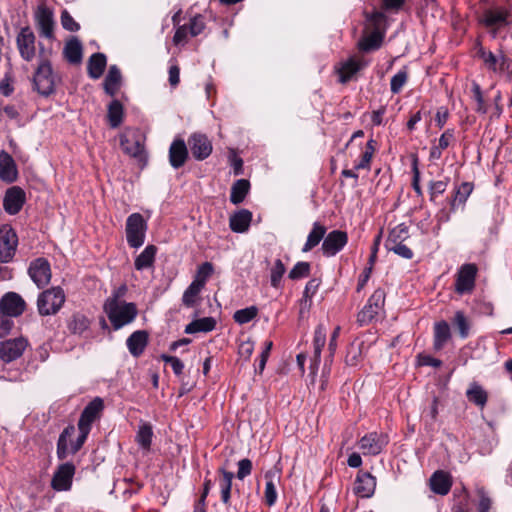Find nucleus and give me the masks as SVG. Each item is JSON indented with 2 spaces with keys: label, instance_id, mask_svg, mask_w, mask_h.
<instances>
[{
  "label": "nucleus",
  "instance_id": "473e14b6",
  "mask_svg": "<svg viewBox=\"0 0 512 512\" xmlns=\"http://www.w3.org/2000/svg\"><path fill=\"white\" fill-rule=\"evenodd\" d=\"M218 473L221 474L219 479V485L221 489V501L225 506H230L231 503V490L234 473L227 471L224 468H219Z\"/></svg>",
  "mask_w": 512,
  "mask_h": 512
},
{
  "label": "nucleus",
  "instance_id": "0eeeda50",
  "mask_svg": "<svg viewBox=\"0 0 512 512\" xmlns=\"http://www.w3.org/2000/svg\"><path fill=\"white\" fill-rule=\"evenodd\" d=\"M386 293L384 289L378 288L369 297L367 304L357 315V322L360 326H366L375 320L376 316L383 309Z\"/></svg>",
  "mask_w": 512,
  "mask_h": 512
},
{
  "label": "nucleus",
  "instance_id": "2f4dec72",
  "mask_svg": "<svg viewBox=\"0 0 512 512\" xmlns=\"http://www.w3.org/2000/svg\"><path fill=\"white\" fill-rule=\"evenodd\" d=\"M63 54L70 64H80L83 56V47L76 37L70 39L64 47Z\"/></svg>",
  "mask_w": 512,
  "mask_h": 512
},
{
  "label": "nucleus",
  "instance_id": "052dcab7",
  "mask_svg": "<svg viewBox=\"0 0 512 512\" xmlns=\"http://www.w3.org/2000/svg\"><path fill=\"white\" fill-rule=\"evenodd\" d=\"M161 359L167 363V364H170V366L172 367V370L174 372V374L177 376V377H180L182 374H183V370H184V363L176 356H170V355H166V354H162L161 355Z\"/></svg>",
  "mask_w": 512,
  "mask_h": 512
},
{
  "label": "nucleus",
  "instance_id": "de8ad7c7",
  "mask_svg": "<svg viewBox=\"0 0 512 512\" xmlns=\"http://www.w3.org/2000/svg\"><path fill=\"white\" fill-rule=\"evenodd\" d=\"M364 346L363 342L356 343L352 342L347 347V352L345 356V363L348 366H356L360 359L362 358V348Z\"/></svg>",
  "mask_w": 512,
  "mask_h": 512
},
{
  "label": "nucleus",
  "instance_id": "c9c22d12",
  "mask_svg": "<svg viewBox=\"0 0 512 512\" xmlns=\"http://www.w3.org/2000/svg\"><path fill=\"white\" fill-rule=\"evenodd\" d=\"M154 436L153 427L149 422L141 421L136 433L135 441L145 451H149Z\"/></svg>",
  "mask_w": 512,
  "mask_h": 512
},
{
  "label": "nucleus",
  "instance_id": "774afa93",
  "mask_svg": "<svg viewBox=\"0 0 512 512\" xmlns=\"http://www.w3.org/2000/svg\"><path fill=\"white\" fill-rule=\"evenodd\" d=\"M472 92H473L474 99L477 102L476 111L479 113L485 114L487 112V107L484 103L480 85L474 82L473 86H472Z\"/></svg>",
  "mask_w": 512,
  "mask_h": 512
},
{
  "label": "nucleus",
  "instance_id": "b1692460",
  "mask_svg": "<svg viewBox=\"0 0 512 512\" xmlns=\"http://www.w3.org/2000/svg\"><path fill=\"white\" fill-rule=\"evenodd\" d=\"M430 489L438 495H447L452 487V477L443 470L435 471L430 477Z\"/></svg>",
  "mask_w": 512,
  "mask_h": 512
},
{
  "label": "nucleus",
  "instance_id": "bf43d9fd",
  "mask_svg": "<svg viewBox=\"0 0 512 512\" xmlns=\"http://www.w3.org/2000/svg\"><path fill=\"white\" fill-rule=\"evenodd\" d=\"M386 248L389 251H393L395 254H397L398 256H400L404 259L410 260L414 256L413 251L407 245L403 244V242L386 245Z\"/></svg>",
  "mask_w": 512,
  "mask_h": 512
},
{
  "label": "nucleus",
  "instance_id": "4c0bfd02",
  "mask_svg": "<svg viewBox=\"0 0 512 512\" xmlns=\"http://www.w3.org/2000/svg\"><path fill=\"white\" fill-rule=\"evenodd\" d=\"M326 231L327 229L324 225H322L319 222H315L313 224L312 230L308 234L306 243L304 244L302 251L309 252L314 247H316L321 242L322 239L324 240Z\"/></svg>",
  "mask_w": 512,
  "mask_h": 512
},
{
  "label": "nucleus",
  "instance_id": "c85d7f7f",
  "mask_svg": "<svg viewBox=\"0 0 512 512\" xmlns=\"http://www.w3.org/2000/svg\"><path fill=\"white\" fill-rule=\"evenodd\" d=\"M121 82L122 75L120 69L116 65H111L103 83L105 93L114 97L121 86Z\"/></svg>",
  "mask_w": 512,
  "mask_h": 512
},
{
  "label": "nucleus",
  "instance_id": "e433bc0d",
  "mask_svg": "<svg viewBox=\"0 0 512 512\" xmlns=\"http://www.w3.org/2000/svg\"><path fill=\"white\" fill-rule=\"evenodd\" d=\"M156 253L157 247L155 245L146 246L145 249L135 259V269L141 271L152 267L155 261Z\"/></svg>",
  "mask_w": 512,
  "mask_h": 512
},
{
  "label": "nucleus",
  "instance_id": "1a4fd4ad",
  "mask_svg": "<svg viewBox=\"0 0 512 512\" xmlns=\"http://www.w3.org/2000/svg\"><path fill=\"white\" fill-rule=\"evenodd\" d=\"M477 271L473 263L462 265L456 274L455 292L460 295L471 293L475 287Z\"/></svg>",
  "mask_w": 512,
  "mask_h": 512
},
{
  "label": "nucleus",
  "instance_id": "49530a36",
  "mask_svg": "<svg viewBox=\"0 0 512 512\" xmlns=\"http://www.w3.org/2000/svg\"><path fill=\"white\" fill-rule=\"evenodd\" d=\"M214 273V266L211 262H204L198 266L194 280L192 281L202 289L205 287L207 280Z\"/></svg>",
  "mask_w": 512,
  "mask_h": 512
},
{
  "label": "nucleus",
  "instance_id": "c03bdc74",
  "mask_svg": "<svg viewBox=\"0 0 512 512\" xmlns=\"http://www.w3.org/2000/svg\"><path fill=\"white\" fill-rule=\"evenodd\" d=\"M472 191L473 184L471 182H463L460 186H458L450 201L451 210L455 211L457 206L464 205Z\"/></svg>",
  "mask_w": 512,
  "mask_h": 512
},
{
  "label": "nucleus",
  "instance_id": "a19ab883",
  "mask_svg": "<svg viewBox=\"0 0 512 512\" xmlns=\"http://www.w3.org/2000/svg\"><path fill=\"white\" fill-rule=\"evenodd\" d=\"M216 327V320L213 317H203L193 320L185 327L186 334H194L198 332H210Z\"/></svg>",
  "mask_w": 512,
  "mask_h": 512
},
{
  "label": "nucleus",
  "instance_id": "79ce46f5",
  "mask_svg": "<svg viewBox=\"0 0 512 512\" xmlns=\"http://www.w3.org/2000/svg\"><path fill=\"white\" fill-rule=\"evenodd\" d=\"M451 337L449 324L442 320L434 325V349L441 350Z\"/></svg>",
  "mask_w": 512,
  "mask_h": 512
},
{
  "label": "nucleus",
  "instance_id": "c756f323",
  "mask_svg": "<svg viewBox=\"0 0 512 512\" xmlns=\"http://www.w3.org/2000/svg\"><path fill=\"white\" fill-rule=\"evenodd\" d=\"M468 401L480 409H483L488 402V392L478 383L472 382L466 390Z\"/></svg>",
  "mask_w": 512,
  "mask_h": 512
},
{
  "label": "nucleus",
  "instance_id": "bb28decb",
  "mask_svg": "<svg viewBox=\"0 0 512 512\" xmlns=\"http://www.w3.org/2000/svg\"><path fill=\"white\" fill-rule=\"evenodd\" d=\"M90 319L80 311L73 312L66 319V327L72 335H82L85 331L90 328Z\"/></svg>",
  "mask_w": 512,
  "mask_h": 512
},
{
  "label": "nucleus",
  "instance_id": "aec40b11",
  "mask_svg": "<svg viewBox=\"0 0 512 512\" xmlns=\"http://www.w3.org/2000/svg\"><path fill=\"white\" fill-rule=\"evenodd\" d=\"M26 309V303L23 298L15 293L8 292L0 300V311L7 314L9 317H18Z\"/></svg>",
  "mask_w": 512,
  "mask_h": 512
},
{
  "label": "nucleus",
  "instance_id": "e2e57ef3",
  "mask_svg": "<svg viewBox=\"0 0 512 512\" xmlns=\"http://www.w3.org/2000/svg\"><path fill=\"white\" fill-rule=\"evenodd\" d=\"M60 19L61 25L65 30L76 32L80 29V25L74 20L67 10L62 11Z\"/></svg>",
  "mask_w": 512,
  "mask_h": 512
},
{
  "label": "nucleus",
  "instance_id": "5fc2aeb1",
  "mask_svg": "<svg viewBox=\"0 0 512 512\" xmlns=\"http://www.w3.org/2000/svg\"><path fill=\"white\" fill-rule=\"evenodd\" d=\"M189 28V35L192 37H196L201 34L205 29V21L204 17L201 14H197L190 19L189 24H187Z\"/></svg>",
  "mask_w": 512,
  "mask_h": 512
},
{
  "label": "nucleus",
  "instance_id": "8fccbe9b",
  "mask_svg": "<svg viewBox=\"0 0 512 512\" xmlns=\"http://www.w3.org/2000/svg\"><path fill=\"white\" fill-rule=\"evenodd\" d=\"M258 314V308L256 306L246 307L244 309L237 310L233 319L236 323L243 325L252 321Z\"/></svg>",
  "mask_w": 512,
  "mask_h": 512
},
{
  "label": "nucleus",
  "instance_id": "7ed1b4c3",
  "mask_svg": "<svg viewBox=\"0 0 512 512\" xmlns=\"http://www.w3.org/2000/svg\"><path fill=\"white\" fill-rule=\"evenodd\" d=\"M64 290L59 287H51L38 295L37 309L41 316L55 315L65 303Z\"/></svg>",
  "mask_w": 512,
  "mask_h": 512
},
{
  "label": "nucleus",
  "instance_id": "0e129e2a",
  "mask_svg": "<svg viewBox=\"0 0 512 512\" xmlns=\"http://www.w3.org/2000/svg\"><path fill=\"white\" fill-rule=\"evenodd\" d=\"M448 185V180L432 181L429 184L430 200L435 201L438 195L443 194Z\"/></svg>",
  "mask_w": 512,
  "mask_h": 512
},
{
  "label": "nucleus",
  "instance_id": "6e6d98bb",
  "mask_svg": "<svg viewBox=\"0 0 512 512\" xmlns=\"http://www.w3.org/2000/svg\"><path fill=\"white\" fill-rule=\"evenodd\" d=\"M408 74L405 70H400L392 78L390 82V90L393 94L399 93L407 82Z\"/></svg>",
  "mask_w": 512,
  "mask_h": 512
},
{
  "label": "nucleus",
  "instance_id": "a878e982",
  "mask_svg": "<svg viewBox=\"0 0 512 512\" xmlns=\"http://www.w3.org/2000/svg\"><path fill=\"white\" fill-rule=\"evenodd\" d=\"M367 63L364 60L350 57L348 60L341 64L338 69L339 82L345 84L349 82L360 70H362Z\"/></svg>",
  "mask_w": 512,
  "mask_h": 512
},
{
  "label": "nucleus",
  "instance_id": "a211bd4d",
  "mask_svg": "<svg viewBox=\"0 0 512 512\" xmlns=\"http://www.w3.org/2000/svg\"><path fill=\"white\" fill-rule=\"evenodd\" d=\"M388 442L389 440L386 434L371 432L360 439V449L364 454L378 455Z\"/></svg>",
  "mask_w": 512,
  "mask_h": 512
},
{
  "label": "nucleus",
  "instance_id": "864d4df0",
  "mask_svg": "<svg viewBox=\"0 0 512 512\" xmlns=\"http://www.w3.org/2000/svg\"><path fill=\"white\" fill-rule=\"evenodd\" d=\"M506 21V16L502 12L487 10L483 15L482 22L487 27H493L498 24L504 23Z\"/></svg>",
  "mask_w": 512,
  "mask_h": 512
},
{
  "label": "nucleus",
  "instance_id": "412c9836",
  "mask_svg": "<svg viewBox=\"0 0 512 512\" xmlns=\"http://www.w3.org/2000/svg\"><path fill=\"white\" fill-rule=\"evenodd\" d=\"M189 156V151L185 141L181 138H176L169 148V163L174 169H179L186 163Z\"/></svg>",
  "mask_w": 512,
  "mask_h": 512
},
{
  "label": "nucleus",
  "instance_id": "680f3d73",
  "mask_svg": "<svg viewBox=\"0 0 512 512\" xmlns=\"http://www.w3.org/2000/svg\"><path fill=\"white\" fill-rule=\"evenodd\" d=\"M477 495L479 497L478 512H489L492 507V499L488 495L487 491L483 487L478 488Z\"/></svg>",
  "mask_w": 512,
  "mask_h": 512
},
{
  "label": "nucleus",
  "instance_id": "f704fd0d",
  "mask_svg": "<svg viewBox=\"0 0 512 512\" xmlns=\"http://www.w3.org/2000/svg\"><path fill=\"white\" fill-rule=\"evenodd\" d=\"M385 36L384 30L372 31L369 35L364 36L358 43L361 51L369 52L377 50L381 47Z\"/></svg>",
  "mask_w": 512,
  "mask_h": 512
},
{
  "label": "nucleus",
  "instance_id": "dca6fc26",
  "mask_svg": "<svg viewBox=\"0 0 512 512\" xmlns=\"http://www.w3.org/2000/svg\"><path fill=\"white\" fill-rule=\"evenodd\" d=\"M347 242V232L342 230H332L323 240L321 247L323 255L327 257L335 256L346 246Z\"/></svg>",
  "mask_w": 512,
  "mask_h": 512
},
{
  "label": "nucleus",
  "instance_id": "9b49d317",
  "mask_svg": "<svg viewBox=\"0 0 512 512\" xmlns=\"http://www.w3.org/2000/svg\"><path fill=\"white\" fill-rule=\"evenodd\" d=\"M28 274L36 286L41 289L51 280V266L46 258L39 257L30 262Z\"/></svg>",
  "mask_w": 512,
  "mask_h": 512
},
{
  "label": "nucleus",
  "instance_id": "393cba45",
  "mask_svg": "<svg viewBox=\"0 0 512 512\" xmlns=\"http://www.w3.org/2000/svg\"><path fill=\"white\" fill-rule=\"evenodd\" d=\"M149 334L146 330L134 331L126 340L127 348L130 354L134 357H139L143 354L148 345Z\"/></svg>",
  "mask_w": 512,
  "mask_h": 512
},
{
  "label": "nucleus",
  "instance_id": "7c9ffc66",
  "mask_svg": "<svg viewBox=\"0 0 512 512\" xmlns=\"http://www.w3.org/2000/svg\"><path fill=\"white\" fill-rule=\"evenodd\" d=\"M107 58L103 53H94L87 62V72L90 78L99 79L106 68Z\"/></svg>",
  "mask_w": 512,
  "mask_h": 512
},
{
  "label": "nucleus",
  "instance_id": "5701e85b",
  "mask_svg": "<svg viewBox=\"0 0 512 512\" xmlns=\"http://www.w3.org/2000/svg\"><path fill=\"white\" fill-rule=\"evenodd\" d=\"M18 178V170L13 157L6 151H0V179L13 183Z\"/></svg>",
  "mask_w": 512,
  "mask_h": 512
},
{
  "label": "nucleus",
  "instance_id": "09e8293b",
  "mask_svg": "<svg viewBox=\"0 0 512 512\" xmlns=\"http://www.w3.org/2000/svg\"><path fill=\"white\" fill-rule=\"evenodd\" d=\"M409 237V230L405 224H399L394 227L388 235L386 245L404 242Z\"/></svg>",
  "mask_w": 512,
  "mask_h": 512
},
{
  "label": "nucleus",
  "instance_id": "cd10ccee",
  "mask_svg": "<svg viewBox=\"0 0 512 512\" xmlns=\"http://www.w3.org/2000/svg\"><path fill=\"white\" fill-rule=\"evenodd\" d=\"M251 221L252 212L247 209H241L231 215L229 219V226L235 233H245L248 231Z\"/></svg>",
  "mask_w": 512,
  "mask_h": 512
},
{
  "label": "nucleus",
  "instance_id": "58836bf2",
  "mask_svg": "<svg viewBox=\"0 0 512 512\" xmlns=\"http://www.w3.org/2000/svg\"><path fill=\"white\" fill-rule=\"evenodd\" d=\"M124 108L122 103L113 99L107 109V120L111 128L119 127L123 122Z\"/></svg>",
  "mask_w": 512,
  "mask_h": 512
},
{
  "label": "nucleus",
  "instance_id": "ddd939ff",
  "mask_svg": "<svg viewBox=\"0 0 512 512\" xmlns=\"http://www.w3.org/2000/svg\"><path fill=\"white\" fill-rule=\"evenodd\" d=\"M28 346V341L24 337L7 339L0 342V359L5 363L20 358Z\"/></svg>",
  "mask_w": 512,
  "mask_h": 512
},
{
  "label": "nucleus",
  "instance_id": "603ef678",
  "mask_svg": "<svg viewBox=\"0 0 512 512\" xmlns=\"http://www.w3.org/2000/svg\"><path fill=\"white\" fill-rule=\"evenodd\" d=\"M311 265L309 262H297L289 272V278L292 280H298L301 278L308 277L310 275Z\"/></svg>",
  "mask_w": 512,
  "mask_h": 512
},
{
  "label": "nucleus",
  "instance_id": "20e7f679",
  "mask_svg": "<svg viewBox=\"0 0 512 512\" xmlns=\"http://www.w3.org/2000/svg\"><path fill=\"white\" fill-rule=\"evenodd\" d=\"M55 75L53 73L51 62L43 58L33 75V88L41 96L48 97L55 92Z\"/></svg>",
  "mask_w": 512,
  "mask_h": 512
},
{
  "label": "nucleus",
  "instance_id": "4d7b16f0",
  "mask_svg": "<svg viewBox=\"0 0 512 512\" xmlns=\"http://www.w3.org/2000/svg\"><path fill=\"white\" fill-rule=\"evenodd\" d=\"M365 15H366V20L369 22V24L373 28V31H377V30L385 31V29L383 28L384 22L386 20V16L384 13L375 11L371 14L366 13Z\"/></svg>",
  "mask_w": 512,
  "mask_h": 512
},
{
  "label": "nucleus",
  "instance_id": "f03ea898",
  "mask_svg": "<svg viewBox=\"0 0 512 512\" xmlns=\"http://www.w3.org/2000/svg\"><path fill=\"white\" fill-rule=\"evenodd\" d=\"M103 410L104 401L100 397H95L85 406L77 423L79 433L72 447L73 451H80L84 446L92 429V424L101 417Z\"/></svg>",
  "mask_w": 512,
  "mask_h": 512
},
{
  "label": "nucleus",
  "instance_id": "69168bd1",
  "mask_svg": "<svg viewBox=\"0 0 512 512\" xmlns=\"http://www.w3.org/2000/svg\"><path fill=\"white\" fill-rule=\"evenodd\" d=\"M14 327V321L7 314L0 311V338L10 334Z\"/></svg>",
  "mask_w": 512,
  "mask_h": 512
},
{
  "label": "nucleus",
  "instance_id": "a18cd8bd",
  "mask_svg": "<svg viewBox=\"0 0 512 512\" xmlns=\"http://www.w3.org/2000/svg\"><path fill=\"white\" fill-rule=\"evenodd\" d=\"M451 323L453 327L458 330L459 336L462 339H466L469 336L470 323L463 311H456Z\"/></svg>",
  "mask_w": 512,
  "mask_h": 512
},
{
  "label": "nucleus",
  "instance_id": "f3484780",
  "mask_svg": "<svg viewBox=\"0 0 512 512\" xmlns=\"http://www.w3.org/2000/svg\"><path fill=\"white\" fill-rule=\"evenodd\" d=\"M26 202L25 191L19 186H12L5 192L3 208L9 215L18 214Z\"/></svg>",
  "mask_w": 512,
  "mask_h": 512
},
{
  "label": "nucleus",
  "instance_id": "6e6552de",
  "mask_svg": "<svg viewBox=\"0 0 512 512\" xmlns=\"http://www.w3.org/2000/svg\"><path fill=\"white\" fill-rule=\"evenodd\" d=\"M18 246L16 231L8 224L0 226V263H9Z\"/></svg>",
  "mask_w": 512,
  "mask_h": 512
},
{
  "label": "nucleus",
  "instance_id": "423d86ee",
  "mask_svg": "<svg viewBox=\"0 0 512 512\" xmlns=\"http://www.w3.org/2000/svg\"><path fill=\"white\" fill-rule=\"evenodd\" d=\"M147 223L140 213H132L126 220V240L130 247L139 248L144 244Z\"/></svg>",
  "mask_w": 512,
  "mask_h": 512
},
{
  "label": "nucleus",
  "instance_id": "f8f14e48",
  "mask_svg": "<svg viewBox=\"0 0 512 512\" xmlns=\"http://www.w3.org/2000/svg\"><path fill=\"white\" fill-rule=\"evenodd\" d=\"M75 472L76 466L72 462L60 464L53 474L51 487L56 491L70 490Z\"/></svg>",
  "mask_w": 512,
  "mask_h": 512
},
{
  "label": "nucleus",
  "instance_id": "9d476101",
  "mask_svg": "<svg viewBox=\"0 0 512 512\" xmlns=\"http://www.w3.org/2000/svg\"><path fill=\"white\" fill-rule=\"evenodd\" d=\"M36 37L30 26L22 27L16 37V45L23 60L30 62L36 54Z\"/></svg>",
  "mask_w": 512,
  "mask_h": 512
},
{
  "label": "nucleus",
  "instance_id": "6ab92c4d",
  "mask_svg": "<svg viewBox=\"0 0 512 512\" xmlns=\"http://www.w3.org/2000/svg\"><path fill=\"white\" fill-rule=\"evenodd\" d=\"M188 145L192 156L198 161L208 158L212 153V144L204 134L193 133L188 139Z\"/></svg>",
  "mask_w": 512,
  "mask_h": 512
},
{
  "label": "nucleus",
  "instance_id": "4468645a",
  "mask_svg": "<svg viewBox=\"0 0 512 512\" xmlns=\"http://www.w3.org/2000/svg\"><path fill=\"white\" fill-rule=\"evenodd\" d=\"M34 17L39 35L49 40H53L55 26L53 12L46 5L41 4L37 7Z\"/></svg>",
  "mask_w": 512,
  "mask_h": 512
},
{
  "label": "nucleus",
  "instance_id": "39448f33",
  "mask_svg": "<svg viewBox=\"0 0 512 512\" xmlns=\"http://www.w3.org/2000/svg\"><path fill=\"white\" fill-rule=\"evenodd\" d=\"M120 146L125 154L146 165L148 156L145 150V137L139 131L124 133L120 138Z\"/></svg>",
  "mask_w": 512,
  "mask_h": 512
},
{
  "label": "nucleus",
  "instance_id": "37998d69",
  "mask_svg": "<svg viewBox=\"0 0 512 512\" xmlns=\"http://www.w3.org/2000/svg\"><path fill=\"white\" fill-rule=\"evenodd\" d=\"M250 190V183L246 179L237 180L231 187L230 201L238 205L242 203Z\"/></svg>",
  "mask_w": 512,
  "mask_h": 512
},
{
  "label": "nucleus",
  "instance_id": "72a5a7b5",
  "mask_svg": "<svg viewBox=\"0 0 512 512\" xmlns=\"http://www.w3.org/2000/svg\"><path fill=\"white\" fill-rule=\"evenodd\" d=\"M327 330L324 324L320 323L316 326L313 338L314 356L313 366L317 367L320 363L321 352L326 343Z\"/></svg>",
  "mask_w": 512,
  "mask_h": 512
},
{
  "label": "nucleus",
  "instance_id": "f257e3e1",
  "mask_svg": "<svg viewBox=\"0 0 512 512\" xmlns=\"http://www.w3.org/2000/svg\"><path fill=\"white\" fill-rule=\"evenodd\" d=\"M103 310L114 330H119L132 323L138 315L136 304L119 300V294L107 298L104 302Z\"/></svg>",
  "mask_w": 512,
  "mask_h": 512
},
{
  "label": "nucleus",
  "instance_id": "4be33fe9",
  "mask_svg": "<svg viewBox=\"0 0 512 512\" xmlns=\"http://www.w3.org/2000/svg\"><path fill=\"white\" fill-rule=\"evenodd\" d=\"M376 488V479L369 472L360 471L357 475L354 492L362 498H370Z\"/></svg>",
  "mask_w": 512,
  "mask_h": 512
},
{
  "label": "nucleus",
  "instance_id": "13d9d810",
  "mask_svg": "<svg viewBox=\"0 0 512 512\" xmlns=\"http://www.w3.org/2000/svg\"><path fill=\"white\" fill-rule=\"evenodd\" d=\"M286 269L284 264L280 259H277L275 261V265L271 270V285L274 288H278L282 279L283 274L285 273Z\"/></svg>",
  "mask_w": 512,
  "mask_h": 512
},
{
  "label": "nucleus",
  "instance_id": "3c124183",
  "mask_svg": "<svg viewBox=\"0 0 512 512\" xmlns=\"http://www.w3.org/2000/svg\"><path fill=\"white\" fill-rule=\"evenodd\" d=\"M201 290V287L192 282L183 293V305L189 308L194 307L196 304V298L200 294Z\"/></svg>",
  "mask_w": 512,
  "mask_h": 512
},
{
  "label": "nucleus",
  "instance_id": "ea45409f",
  "mask_svg": "<svg viewBox=\"0 0 512 512\" xmlns=\"http://www.w3.org/2000/svg\"><path fill=\"white\" fill-rule=\"evenodd\" d=\"M265 479L267 480L264 492L265 503L268 506H273L277 500V491L274 480H279L280 475L277 471L269 470L265 473Z\"/></svg>",
  "mask_w": 512,
  "mask_h": 512
},
{
  "label": "nucleus",
  "instance_id": "338daca9",
  "mask_svg": "<svg viewBox=\"0 0 512 512\" xmlns=\"http://www.w3.org/2000/svg\"><path fill=\"white\" fill-rule=\"evenodd\" d=\"M252 468H253V465H252V462L250 459H248V458L241 459L238 462V471H237L236 477L239 480L245 479L247 476H249L251 474Z\"/></svg>",
  "mask_w": 512,
  "mask_h": 512
},
{
  "label": "nucleus",
  "instance_id": "2eb2a0df",
  "mask_svg": "<svg viewBox=\"0 0 512 512\" xmlns=\"http://www.w3.org/2000/svg\"><path fill=\"white\" fill-rule=\"evenodd\" d=\"M76 427L73 424L67 425L60 433L56 444V455L58 460L64 461L70 455H75L78 451H73L72 447L76 442L74 439Z\"/></svg>",
  "mask_w": 512,
  "mask_h": 512
}]
</instances>
